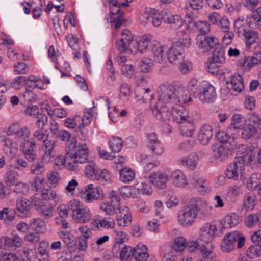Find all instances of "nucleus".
Here are the masks:
<instances>
[{
	"label": "nucleus",
	"instance_id": "nucleus-64",
	"mask_svg": "<svg viewBox=\"0 0 261 261\" xmlns=\"http://www.w3.org/2000/svg\"><path fill=\"white\" fill-rule=\"evenodd\" d=\"M186 124L181 126L180 133L187 137H191L195 130V126L192 120L190 122H185Z\"/></svg>",
	"mask_w": 261,
	"mask_h": 261
},
{
	"label": "nucleus",
	"instance_id": "nucleus-34",
	"mask_svg": "<svg viewBox=\"0 0 261 261\" xmlns=\"http://www.w3.org/2000/svg\"><path fill=\"white\" fill-rule=\"evenodd\" d=\"M104 195L100 187H96L90 191H88L83 198L84 201L90 203L94 200H102L104 198Z\"/></svg>",
	"mask_w": 261,
	"mask_h": 261
},
{
	"label": "nucleus",
	"instance_id": "nucleus-49",
	"mask_svg": "<svg viewBox=\"0 0 261 261\" xmlns=\"http://www.w3.org/2000/svg\"><path fill=\"white\" fill-rule=\"evenodd\" d=\"M99 172V169L96 167L93 161H90L86 165L85 173L86 176L90 179H96Z\"/></svg>",
	"mask_w": 261,
	"mask_h": 261
},
{
	"label": "nucleus",
	"instance_id": "nucleus-12",
	"mask_svg": "<svg viewBox=\"0 0 261 261\" xmlns=\"http://www.w3.org/2000/svg\"><path fill=\"white\" fill-rule=\"evenodd\" d=\"M218 226L215 223H207L199 229L198 240L204 243H212L217 235Z\"/></svg>",
	"mask_w": 261,
	"mask_h": 261
},
{
	"label": "nucleus",
	"instance_id": "nucleus-18",
	"mask_svg": "<svg viewBox=\"0 0 261 261\" xmlns=\"http://www.w3.org/2000/svg\"><path fill=\"white\" fill-rule=\"evenodd\" d=\"M161 17L164 23L171 24V27L174 30L179 29L184 24L183 20L180 16L174 14L170 11H161Z\"/></svg>",
	"mask_w": 261,
	"mask_h": 261
},
{
	"label": "nucleus",
	"instance_id": "nucleus-50",
	"mask_svg": "<svg viewBox=\"0 0 261 261\" xmlns=\"http://www.w3.org/2000/svg\"><path fill=\"white\" fill-rule=\"evenodd\" d=\"M172 247L177 253L183 252L186 248V239L182 236L175 238L173 240Z\"/></svg>",
	"mask_w": 261,
	"mask_h": 261
},
{
	"label": "nucleus",
	"instance_id": "nucleus-38",
	"mask_svg": "<svg viewBox=\"0 0 261 261\" xmlns=\"http://www.w3.org/2000/svg\"><path fill=\"white\" fill-rule=\"evenodd\" d=\"M246 123V120L241 114H236L231 118L230 126L228 128V132L233 129H241L243 128Z\"/></svg>",
	"mask_w": 261,
	"mask_h": 261
},
{
	"label": "nucleus",
	"instance_id": "nucleus-42",
	"mask_svg": "<svg viewBox=\"0 0 261 261\" xmlns=\"http://www.w3.org/2000/svg\"><path fill=\"white\" fill-rule=\"evenodd\" d=\"M213 53L212 59L217 63L223 64L225 62V54L224 48L220 44H217Z\"/></svg>",
	"mask_w": 261,
	"mask_h": 261
},
{
	"label": "nucleus",
	"instance_id": "nucleus-10",
	"mask_svg": "<svg viewBox=\"0 0 261 261\" xmlns=\"http://www.w3.org/2000/svg\"><path fill=\"white\" fill-rule=\"evenodd\" d=\"M237 144L233 141L230 142V146H229L227 144L223 145L213 144L212 148L213 156L218 160H225L232 151L237 148Z\"/></svg>",
	"mask_w": 261,
	"mask_h": 261
},
{
	"label": "nucleus",
	"instance_id": "nucleus-24",
	"mask_svg": "<svg viewBox=\"0 0 261 261\" xmlns=\"http://www.w3.org/2000/svg\"><path fill=\"white\" fill-rule=\"evenodd\" d=\"M167 47L162 45L158 42H154L151 52L155 62L162 63L166 61V53L167 54Z\"/></svg>",
	"mask_w": 261,
	"mask_h": 261
},
{
	"label": "nucleus",
	"instance_id": "nucleus-35",
	"mask_svg": "<svg viewBox=\"0 0 261 261\" xmlns=\"http://www.w3.org/2000/svg\"><path fill=\"white\" fill-rule=\"evenodd\" d=\"M32 206V202L28 199L19 197L16 200V209L19 213V215H26L29 212Z\"/></svg>",
	"mask_w": 261,
	"mask_h": 261
},
{
	"label": "nucleus",
	"instance_id": "nucleus-57",
	"mask_svg": "<svg viewBox=\"0 0 261 261\" xmlns=\"http://www.w3.org/2000/svg\"><path fill=\"white\" fill-rule=\"evenodd\" d=\"M16 212L14 209L10 208H4L0 211V219H4L6 223L12 221L15 217Z\"/></svg>",
	"mask_w": 261,
	"mask_h": 261
},
{
	"label": "nucleus",
	"instance_id": "nucleus-13",
	"mask_svg": "<svg viewBox=\"0 0 261 261\" xmlns=\"http://www.w3.org/2000/svg\"><path fill=\"white\" fill-rule=\"evenodd\" d=\"M170 63L177 65L180 63L185 58L184 51L180 41L174 42L167 51Z\"/></svg>",
	"mask_w": 261,
	"mask_h": 261
},
{
	"label": "nucleus",
	"instance_id": "nucleus-44",
	"mask_svg": "<svg viewBox=\"0 0 261 261\" xmlns=\"http://www.w3.org/2000/svg\"><path fill=\"white\" fill-rule=\"evenodd\" d=\"M132 95L131 86L126 83H122L119 87L118 97L123 101H127Z\"/></svg>",
	"mask_w": 261,
	"mask_h": 261
},
{
	"label": "nucleus",
	"instance_id": "nucleus-25",
	"mask_svg": "<svg viewBox=\"0 0 261 261\" xmlns=\"http://www.w3.org/2000/svg\"><path fill=\"white\" fill-rule=\"evenodd\" d=\"M261 64V52H256L252 56L244 57L239 65L245 70H250L253 66Z\"/></svg>",
	"mask_w": 261,
	"mask_h": 261
},
{
	"label": "nucleus",
	"instance_id": "nucleus-39",
	"mask_svg": "<svg viewBox=\"0 0 261 261\" xmlns=\"http://www.w3.org/2000/svg\"><path fill=\"white\" fill-rule=\"evenodd\" d=\"M135 177V172L128 167H124L119 171V180L124 183L132 181Z\"/></svg>",
	"mask_w": 261,
	"mask_h": 261
},
{
	"label": "nucleus",
	"instance_id": "nucleus-58",
	"mask_svg": "<svg viewBox=\"0 0 261 261\" xmlns=\"http://www.w3.org/2000/svg\"><path fill=\"white\" fill-rule=\"evenodd\" d=\"M38 194L39 199L42 201L44 200H53L55 199L57 197V194L55 190L51 188H45L40 194Z\"/></svg>",
	"mask_w": 261,
	"mask_h": 261
},
{
	"label": "nucleus",
	"instance_id": "nucleus-61",
	"mask_svg": "<svg viewBox=\"0 0 261 261\" xmlns=\"http://www.w3.org/2000/svg\"><path fill=\"white\" fill-rule=\"evenodd\" d=\"M147 147L154 156L161 155L165 149L164 144L160 141L147 146Z\"/></svg>",
	"mask_w": 261,
	"mask_h": 261
},
{
	"label": "nucleus",
	"instance_id": "nucleus-47",
	"mask_svg": "<svg viewBox=\"0 0 261 261\" xmlns=\"http://www.w3.org/2000/svg\"><path fill=\"white\" fill-rule=\"evenodd\" d=\"M109 236L108 235L98 237L95 241L92 242L90 244V248L95 252L101 251L103 250L105 243L109 241Z\"/></svg>",
	"mask_w": 261,
	"mask_h": 261
},
{
	"label": "nucleus",
	"instance_id": "nucleus-8",
	"mask_svg": "<svg viewBox=\"0 0 261 261\" xmlns=\"http://www.w3.org/2000/svg\"><path fill=\"white\" fill-rule=\"evenodd\" d=\"M154 118L158 121L168 123L172 119V114L169 111V106L159 105L156 102H151L149 105Z\"/></svg>",
	"mask_w": 261,
	"mask_h": 261
},
{
	"label": "nucleus",
	"instance_id": "nucleus-28",
	"mask_svg": "<svg viewBox=\"0 0 261 261\" xmlns=\"http://www.w3.org/2000/svg\"><path fill=\"white\" fill-rule=\"evenodd\" d=\"M202 0H189L186 7V16L191 20L197 16V13L191 12V10L197 11L202 7Z\"/></svg>",
	"mask_w": 261,
	"mask_h": 261
},
{
	"label": "nucleus",
	"instance_id": "nucleus-21",
	"mask_svg": "<svg viewBox=\"0 0 261 261\" xmlns=\"http://www.w3.org/2000/svg\"><path fill=\"white\" fill-rule=\"evenodd\" d=\"M213 136V127L208 124L202 125L198 130L197 139L202 145L208 144Z\"/></svg>",
	"mask_w": 261,
	"mask_h": 261
},
{
	"label": "nucleus",
	"instance_id": "nucleus-43",
	"mask_svg": "<svg viewBox=\"0 0 261 261\" xmlns=\"http://www.w3.org/2000/svg\"><path fill=\"white\" fill-rule=\"evenodd\" d=\"M47 182L45 178L39 176H36L31 184L32 190L40 194L46 188Z\"/></svg>",
	"mask_w": 261,
	"mask_h": 261
},
{
	"label": "nucleus",
	"instance_id": "nucleus-52",
	"mask_svg": "<svg viewBox=\"0 0 261 261\" xmlns=\"http://www.w3.org/2000/svg\"><path fill=\"white\" fill-rule=\"evenodd\" d=\"M260 177V174H252L247 181V188L249 190H255L261 182Z\"/></svg>",
	"mask_w": 261,
	"mask_h": 261
},
{
	"label": "nucleus",
	"instance_id": "nucleus-48",
	"mask_svg": "<svg viewBox=\"0 0 261 261\" xmlns=\"http://www.w3.org/2000/svg\"><path fill=\"white\" fill-rule=\"evenodd\" d=\"M81 117L75 116L74 118H67L64 120V125L70 128L74 129L77 133H83V131H79V127L80 125Z\"/></svg>",
	"mask_w": 261,
	"mask_h": 261
},
{
	"label": "nucleus",
	"instance_id": "nucleus-53",
	"mask_svg": "<svg viewBox=\"0 0 261 261\" xmlns=\"http://www.w3.org/2000/svg\"><path fill=\"white\" fill-rule=\"evenodd\" d=\"M153 65V61L152 59L143 57L140 62L139 66L141 72L148 73L151 71Z\"/></svg>",
	"mask_w": 261,
	"mask_h": 261
},
{
	"label": "nucleus",
	"instance_id": "nucleus-23",
	"mask_svg": "<svg viewBox=\"0 0 261 261\" xmlns=\"http://www.w3.org/2000/svg\"><path fill=\"white\" fill-rule=\"evenodd\" d=\"M193 184L197 191L201 194L208 193L211 189L208 181L198 174L194 173L192 175Z\"/></svg>",
	"mask_w": 261,
	"mask_h": 261
},
{
	"label": "nucleus",
	"instance_id": "nucleus-59",
	"mask_svg": "<svg viewBox=\"0 0 261 261\" xmlns=\"http://www.w3.org/2000/svg\"><path fill=\"white\" fill-rule=\"evenodd\" d=\"M252 11L247 15V19H245L249 24V27L253 23L259 22L261 21V7H258L255 11L253 10Z\"/></svg>",
	"mask_w": 261,
	"mask_h": 261
},
{
	"label": "nucleus",
	"instance_id": "nucleus-63",
	"mask_svg": "<svg viewBox=\"0 0 261 261\" xmlns=\"http://www.w3.org/2000/svg\"><path fill=\"white\" fill-rule=\"evenodd\" d=\"M28 81V77L23 76L15 77L10 83V87L13 88L15 90L21 89L24 85H25Z\"/></svg>",
	"mask_w": 261,
	"mask_h": 261
},
{
	"label": "nucleus",
	"instance_id": "nucleus-54",
	"mask_svg": "<svg viewBox=\"0 0 261 261\" xmlns=\"http://www.w3.org/2000/svg\"><path fill=\"white\" fill-rule=\"evenodd\" d=\"M227 132L225 131L219 132L217 134V137L218 139L221 143H228L229 146H230V142L233 141L236 143L237 144V141L236 140V138L233 135H230V133L232 131L228 132V129H227Z\"/></svg>",
	"mask_w": 261,
	"mask_h": 261
},
{
	"label": "nucleus",
	"instance_id": "nucleus-4",
	"mask_svg": "<svg viewBox=\"0 0 261 261\" xmlns=\"http://www.w3.org/2000/svg\"><path fill=\"white\" fill-rule=\"evenodd\" d=\"M70 209L72 212V218L76 223H86L92 218V214L89 208L80 206V202L77 199L71 200L69 203Z\"/></svg>",
	"mask_w": 261,
	"mask_h": 261
},
{
	"label": "nucleus",
	"instance_id": "nucleus-41",
	"mask_svg": "<svg viewBox=\"0 0 261 261\" xmlns=\"http://www.w3.org/2000/svg\"><path fill=\"white\" fill-rule=\"evenodd\" d=\"M121 207L116 206L108 201H103L100 204V211L106 215L113 216L117 214Z\"/></svg>",
	"mask_w": 261,
	"mask_h": 261
},
{
	"label": "nucleus",
	"instance_id": "nucleus-9",
	"mask_svg": "<svg viewBox=\"0 0 261 261\" xmlns=\"http://www.w3.org/2000/svg\"><path fill=\"white\" fill-rule=\"evenodd\" d=\"M19 143L20 151L23 154L25 158L30 162H33L37 159L35 151L36 141L34 138H29Z\"/></svg>",
	"mask_w": 261,
	"mask_h": 261
},
{
	"label": "nucleus",
	"instance_id": "nucleus-32",
	"mask_svg": "<svg viewBox=\"0 0 261 261\" xmlns=\"http://www.w3.org/2000/svg\"><path fill=\"white\" fill-rule=\"evenodd\" d=\"M133 252L134 258L136 261H146L149 256L147 247L141 243L134 247Z\"/></svg>",
	"mask_w": 261,
	"mask_h": 261
},
{
	"label": "nucleus",
	"instance_id": "nucleus-51",
	"mask_svg": "<svg viewBox=\"0 0 261 261\" xmlns=\"http://www.w3.org/2000/svg\"><path fill=\"white\" fill-rule=\"evenodd\" d=\"M96 116L92 108H89L86 112L84 113L83 117H81L80 125L79 127V131H83L85 126L89 124L93 117Z\"/></svg>",
	"mask_w": 261,
	"mask_h": 261
},
{
	"label": "nucleus",
	"instance_id": "nucleus-27",
	"mask_svg": "<svg viewBox=\"0 0 261 261\" xmlns=\"http://www.w3.org/2000/svg\"><path fill=\"white\" fill-rule=\"evenodd\" d=\"M238 159H242V162L249 164L252 168H257L256 162V152L254 147L249 146L247 147L242 157L237 158Z\"/></svg>",
	"mask_w": 261,
	"mask_h": 261
},
{
	"label": "nucleus",
	"instance_id": "nucleus-7",
	"mask_svg": "<svg viewBox=\"0 0 261 261\" xmlns=\"http://www.w3.org/2000/svg\"><path fill=\"white\" fill-rule=\"evenodd\" d=\"M198 95L199 100L202 102H213L216 98V89L208 81H203L200 83Z\"/></svg>",
	"mask_w": 261,
	"mask_h": 261
},
{
	"label": "nucleus",
	"instance_id": "nucleus-60",
	"mask_svg": "<svg viewBox=\"0 0 261 261\" xmlns=\"http://www.w3.org/2000/svg\"><path fill=\"white\" fill-rule=\"evenodd\" d=\"M123 144L122 139L119 137H113L109 140V147L114 153L120 151Z\"/></svg>",
	"mask_w": 261,
	"mask_h": 261
},
{
	"label": "nucleus",
	"instance_id": "nucleus-22",
	"mask_svg": "<svg viewBox=\"0 0 261 261\" xmlns=\"http://www.w3.org/2000/svg\"><path fill=\"white\" fill-rule=\"evenodd\" d=\"M149 181L153 185L160 189H164L166 187L169 181V177L164 172L158 171L151 173L149 177Z\"/></svg>",
	"mask_w": 261,
	"mask_h": 261
},
{
	"label": "nucleus",
	"instance_id": "nucleus-17",
	"mask_svg": "<svg viewBox=\"0 0 261 261\" xmlns=\"http://www.w3.org/2000/svg\"><path fill=\"white\" fill-rule=\"evenodd\" d=\"M154 94V91L151 87L138 86L135 90L136 99L143 103H148L149 105L151 102H156V100L152 101Z\"/></svg>",
	"mask_w": 261,
	"mask_h": 261
},
{
	"label": "nucleus",
	"instance_id": "nucleus-31",
	"mask_svg": "<svg viewBox=\"0 0 261 261\" xmlns=\"http://www.w3.org/2000/svg\"><path fill=\"white\" fill-rule=\"evenodd\" d=\"M118 213L121 214L120 218L117 219L119 225L124 227L129 225L132 221V216L128 207L122 206Z\"/></svg>",
	"mask_w": 261,
	"mask_h": 261
},
{
	"label": "nucleus",
	"instance_id": "nucleus-2",
	"mask_svg": "<svg viewBox=\"0 0 261 261\" xmlns=\"http://www.w3.org/2000/svg\"><path fill=\"white\" fill-rule=\"evenodd\" d=\"M69 147L70 149L67 152L66 168L68 170L74 171L77 169L79 164L87 162L88 147L84 143H79L76 146L75 143L72 142Z\"/></svg>",
	"mask_w": 261,
	"mask_h": 261
},
{
	"label": "nucleus",
	"instance_id": "nucleus-36",
	"mask_svg": "<svg viewBox=\"0 0 261 261\" xmlns=\"http://www.w3.org/2000/svg\"><path fill=\"white\" fill-rule=\"evenodd\" d=\"M194 206L197 209V215L200 217L207 216L212 210V207L205 200H198Z\"/></svg>",
	"mask_w": 261,
	"mask_h": 261
},
{
	"label": "nucleus",
	"instance_id": "nucleus-40",
	"mask_svg": "<svg viewBox=\"0 0 261 261\" xmlns=\"http://www.w3.org/2000/svg\"><path fill=\"white\" fill-rule=\"evenodd\" d=\"M241 129V137L244 140L259 137L257 135V128L252 124H247Z\"/></svg>",
	"mask_w": 261,
	"mask_h": 261
},
{
	"label": "nucleus",
	"instance_id": "nucleus-3",
	"mask_svg": "<svg viewBox=\"0 0 261 261\" xmlns=\"http://www.w3.org/2000/svg\"><path fill=\"white\" fill-rule=\"evenodd\" d=\"M234 27L240 37H243L245 40L246 46L248 49L258 41L257 32L250 29L249 24L244 16H239L234 22Z\"/></svg>",
	"mask_w": 261,
	"mask_h": 261
},
{
	"label": "nucleus",
	"instance_id": "nucleus-14",
	"mask_svg": "<svg viewBox=\"0 0 261 261\" xmlns=\"http://www.w3.org/2000/svg\"><path fill=\"white\" fill-rule=\"evenodd\" d=\"M9 136H15V140L19 143L30 138L31 132L27 126H21L18 123L12 124L7 130Z\"/></svg>",
	"mask_w": 261,
	"mask_h": 261
},
{
	"label": "nucleus",
	"instance_id": "nucleus-55",
	"mask_svg": "<svg viewBox=\"0 0 261 261\" xmlns=\"http://www.w3.org/2000/svg\"><path fill=\"white\" fill-rule=\"evenodd\" d=\"M4 179L7 186H11L14 185L18 180L19 175L16 171L10 170L5 173Z\"/></svg>",
	"mask_w": 261,
	"mask_h": 261
},
{
	"label": "nucleus",
	"instance_id": "nucleus-26",
	"mask_svg": "<svg viewBox=\"0 0 261 261\" xmlns=\"http://www.w3.org/2000/svg\"><path fill=\"white\" fill-rule=\"evenodd\" d=\"M170 176L173 184L176 187L183 188L189 184L187 175L180 170L172 171Z\"/></svg>",
	"mask_w": 261,
	"mask_h": 261
},
{
	"label": "nucleus",
	"instance_id": "nucleus-1",
	"mask_svg": "<svg viewBox=\"0 0 261 261\" xmlns=\"http://www.w3.org/2000/svg\"><path fill=\"white\" fill-rule=\"evenodd\" d=\"M158 105L172 107L178 102H189L192 100L188 96L187 91L181 87L175 88L170 84H163L159 86L158 90Z\"/></svg>",
	"mask_w": 261,
	"mask_h": 261
},
{
	"label": "nucleus",
	"instance_id": "nucleus-15",
	"mask_svg": "<svg viewBox=\"0 0 261 261\" xmlns=\"http://www.w3.org/2000/svg\"><path fill=\"white\" fill-rule=\"evenodd\" d=\"M141 24L145 25L147 23H151L155 27H159L162 23L161 13L158 10L151 8H146L140 17Z\"/></svg>",
	"mask_w": 261,
	"mask_h": 261
},
{
	"label": "nucleus",
	"instance_id": "nucleus-45",
	"mask_svg": "<svg viewBox=\"0 0 261 261\" xmlns=\"http://www.w3.org/2000/svg\"><path fill=\"white\" fill-rule=\"evenodd\" d=\"M29 226L32 229L37 232L43 233L46 230V225L44 221L38 218H33L30 220Z\"/></svg>",
	"mask_w": 261,
	"mask_h": 261
},
{
	"label": "nucleus",
	"instance_id": "nucleus-30",
	"mask_svg": "<svg viewBox=\"0 0 261 261\" xmlns=\"http://www.w3.org/2000/svg\"><path fill=\"white\" fill-rule=\"evenodd\" d=\"M115 224L114 220L111 217H104L101 219L94 220L91 223L94 229H99L100 228L105 229L112 228Z\"/></svg>",
	"mask_w": 261,
	"mask_h": 261
},
{
	"label": "nucleus",
	"instance_id": "nucleus-33",
	"mask_svg": "<svg viewBox=\"0 0 261 261\" xmlns=\"http://www.w3.org/2000/svg\"><path fill=\"white\" fill-rule=\"evenodd\" d=\"M134 247L124 246L114 254V256L119 257L121 261H130L134 258Z\"/></svg>",
	"mask_w": 261,
	"mask_h": 261
},
{
	"label": "nucleus",
	"instance_id": "nucleus-29",
	"mask_svg": "<svg viewBox=\"0 0 261 261\" xmlns=\"http://www.w3.org/2000/svg\"><path fill=\"white\" fill-rule=\"evenodd\" d=\"M199 157L196 153H191L188 156L181 158L180 164L190 170H194L198 165Z\"/></svg>",
	"mask_w": 261,
	"mask_h": 261
},
{
	"label": "nucleus",
	"instance_id": "nucleus-37",
	"mask_svg": "<svg viewBox=\"0 0 261 261\" xmlns=\"http://www.w3.org/2000/svg\"><path fill=\"white\" fill-rule=\"evenodd\" d=\"M56 141L50 139H47L44 141L42 144V149L44 151V155L41 158V160L44 161L45 158H49V159L55 156L54 149L55 147Z\"/></svg>",
	"mask_w": 261,
	"mask_h": 261
},
{
	"label": "nucleus",
	"instance_id": "nucleus-56",
	"mask_svg": "<svg viewBox=\"0 0 261 261\" xmlns=\"http://www.w3.org/2000/svg\"><path fill=\"white\" fill-rule=\"evenodd\" d=\"M227 84H230L231 88L236 92H240L244 88L243 78L240 75L232 76L230 82Z\"/></svg>",
	"mask_w": 261,
	"mask_h": 261
},
{
	"label": "nucleus",
	"instance_id": "nucleus-5",
	"mask_svg": "<svg viewBox=\"0 0 261 261\" xmlns=\"http://www.w3.org/2000/svg\"><path fill=\"white\" fill-rule=\"evenodd\" d=\"M198 217L197 209L194 204H190L184 206L180 211L178 216V221L180 225L188 227L191 226Z\"/></svg>",
	"mask_w": 261,
	"mask_h": 261
},
{
	"label": "nucleus",
	"instance_id": "nucleus-20",
	"mask_svg": "<svg viewBox=\"0 0 261 261\" xmlns=\"http://www.w3.org/2000/svg\"><path fill=\"white\" fill-rule=\"evenodd\" d=\"M237 235V231H231L224 235L221 243V249L223 252L228 253L234 250Z\"/></svg>",
	"mask_w": 261,
	"mask_h": 261
},
{
	"label": "nucleus",
	"instance_id": "nucleus-16",
	"mask_svg": "<svg viewBox=\"0 0 261 261\" xmlns=\"http://www.w3.org/2000/svg\"><path fill=\"white\" fill-rule=\"evenodd\" d=\"M218 43V39L212 35H198L196 45L203 53L208 51Z\"/></svg>",
	"mask_w": 261,
	"mask_h": 261
},
{
	"label": "nucleus",
	"instance_id": "nucleus-19",
	"mask_svg": "<svg viewBox=\"0 0 261 261\" xmlns=\"http://www.w3.org/2000/svg\"><path fill=\"white\" fill-rule=\"evenodd\" d=\"M38 194H35L33 201L36 208L40 215L48 219L53 216V207L47 202H45L39 199Z\"/></svg>",
	"mask_w": 261,
	"mask_h": 261
},
{
	"label": "nucleus",
	"instance_id": "nucleus-11",
	"mask_svg": "<svg viewBox=\"0 0 261 261\" xmlns=\"http://www.w3.org/2000/svg\"><path fill=\"white\" fill-rule=\"evenodd\" d=\"M187 103L178 102L171 107L172 111L173 121L177 123L182 124L185 122H190L192 120L190 118L189 111L182 106L183 104Z\"/></svg>",
	"mask_w": 261,
	"mask_h": 261
},
{
	"label": "nucleus",
	"instance_id": "nucleus-62",
	"mask_svg": "<svg viewBox=\"0 0 261 261\" xmlns=\"http://www.w3.org/2000/svg\"><path fill=\"white\" fill-rule=\"evenodd\" d=\"M138 190L133 186H123L121 188L120 193V195L124 198L129 197H135L136 196V193Z\"/></svg>",
	"mask_w": 261,
	"mask_h": 261
},
{
	"label": "nucleus",
	"instance_id": "nucleus-6",
	"mask_svg": "<svg viewBox=\"0 0 261 261\" xmlns=\"http://www.w3.org/2000/svg\"><path fill=\"white\" fill-rule=\"evenodd\" d=\"M245 164L242 159L236 158L233 162L227 166L225 175L228 178L235 181L241 180L244 177Z\"/></svg>",
	"mask_w": 261,
	"mask_h": 261
},
{
	"label": "nucleus",
	"instance_id": "nucleus-46",
	"mask_svg": "<svg viewBox=\"0 0 261 261\" xmlns=\"http://www.w3.org/2000/svg\"><path fill=\"white\" fill-rule=\"evenodd\" d=\"M241 222V219L237 214L232 213L228 214L224 219L223 226L232 227L237 225ZM220 225H222V223Z\"/></svg>",
	"mask_w": 261,
	"mask_h": 261
}]
</instances>
